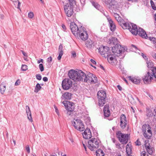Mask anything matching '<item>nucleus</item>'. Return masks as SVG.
I'll list each match as a JSON object with an SVG mask.
<instances>
[{
  "instance_id": "f257e3e1",
  "label": "nucleus",
  "mask_w": 156,
  "mask_h": 156,
  "mask_svg": "<svg viewBox=\"0 0 156 156\" xmlns=\"http://www.w3.org/2000/svg\"><path fill=\"white\" fill-rule=\"evenodd\" d=\"M147 63L148 68H151L145 75L142 78V80L145 83H149L154 79L156 82V67H153L154 66L152 62L147 61Z\"/></svg>"
},
{
  "instance_id": "f03ea898",
  "label": "nucleus",
  "mask_w": 156,
  "mask_h": 156,
  "mask_svg": "<svg viewBox=\"0 0 156 156\" xmlns=\"http://www.w3.org/2000/svg\"><path fill=\"white\" fill-rule=\"evenodd\" d=\"M85 73L82 70L76 69H71L68 73V76L70 79L74 81H83Z\"/></svg>"
},
{
  "instance_id": "7ed1b4c3",
  "label": "nucleus",
  "mask_w": 156,
  "mask_h": 156,
  "mask_svg": "<svg viewBox=\"0 0 156 156\" xmlns=\"http://www.w3.org/2000/svg\"><path fill=\"white\" fill-rule=\"evenodd\" d=\"M112 52L114 55L117 57H121L120 58L124 57V52L125 50V48L119 44H116L112 47Z\"/></svg>"
},
{
  "instance_id": "20e7f679",
  "label": "nucleus",
  "mask_w": 156,
  "mask_h": 156,
  "mask_svg": "<svg viewBox=\"0 0 156 156\" xmlns=\"http://www.w3.org/2000/svg\"><path fill=\"white\" fill-rule=\"evenodd\" d=\"M142 130L144 136L147 139H150L152 135L151 128L148 124H144L142 128Z\"/></svg>"
},
{
  "instance_id": "39448f33",
  "label": "nucleus",
  "mask_w": 156,
  "mask_h": 156,
  "mask_svg": "<svg viewBox=\"0 0 156 156\" xmlns=\"http://www.w3.org/2000/svg\"><path fill=\"white\" fill-rule=\"evenodd\" d=\"M105 3L107 5V6L110 10L113 12L114 11H116L118 10L119 5L117 2L112 0H105Z\"/></svg>"
},
{
  "instance_id": "423d86ee",
  "label": "nucleus",
  "mask_w": 156,
  "mask_h": 156,
  "mask_svg": "<svg viewBox=\"0 0 156 156\" xmlns=\"http://www.w3.org/2000/svg\"><path fill=\"white\" fill-rule=\"evenodd\" d=\"M116 136L119 141L122 144H126L128 141V134L122 133L120 131L116 133Z\"/></svg>"
},
{
  "instance_id": "0eeeda50",
  "label": "nucleus",
  "mask_w": 156,
  "mask_h": 156,
  "mask_svg": "<svg viewBox=\"0 0 156 156\" xmlns=\"http://www.w3.org/2000/svg\"><path fill=\"white\" fill-rule=\"evenodd\" d=\"M99 146V142L96 139L92 138L89 140L88 147L91 151L95 150Z\"/></svg>"
},
{
  "instance_id": "6e6552de",
  "label": "nucleus",
  "mask_w": 156,
  "mask_h": 156,
  "mask_svg": "<svg viewBox=\"0 0 156 156\" xmlns=\"http://www.w3.org/2000/svg\"><path fill=\"white\" fill-rule=\"evenodd\" d=\"M75 4L72 3L66 4L64 6V8L66 15L68 17H71L74 12L73 7Z\"/></svg>"
},
{
  "instance_id": "1a4fd4ad",
  "label": "nucleus",
  "mask_w": 156,
  "mask_h": 156,
  "mask_svg": "<svg viewBox=\"0 0 156 156\" xmlns=\"http://www.w3.org/2000/svg\"><path fill=\"white\" fill-rule=\"evenodd\" d=\"M85 77H84L83 82H88L91 83H95L98 82L97 78L93 74L90 73H89L87 75L85 74Z\"/></svg>"
},
{
  "instance_id": "9d476101",
  "label": "nucleus",
  "mask_w": 156,
  "mask_h": 156,
  "mask_svg": "<svg viewBox=\"0 0 156 156\" xmlns=\"http://www.w3.org/2000/svg\"><path fill=\"white\" fill-rule=\"evenodd\" d=\"M72 124L75 128L79 131H82L85 129L82 121L80 119H76L75 121L72 122Z\"/></svg>"
},
{
  "instance_id": "9b49d317",
  "label": "nucleus",
  "mask_w": 156,
  "mask_h": 156,
  "mask_svg": "<svg viewBox=\"0 0 156 156\" xmlns=\"http://www.w3.org/2000/svg\"><path fill=\"white\" fill-rule=\"evenodd\" d=\"M62 85L64 90H67L72 87V82L70 79L66 78L62 81Z\"/></svg>"
},
{
  "instance_id": "f8f14e48",
  "label": "nucleus",
  "mask_w": 156,
  "mask_h": 156,
  "mask_svg": "<svg viewBox=\"0 0 156 156\" xmlns=\"http://www.w3.org/2000/svg\"><path fill=\"white\" fill-rule=\"evenodd\" d=\"M84 28L82 27H80V31L78 34V37L79 36L80 39L83 41H85L88 38V35L86 31L85 30Z\"/></svg>"
},
{
  "instance_id": "ddd939ff",
  "label": "nucleus",
  "mask_w": 156,
  "mask_h": 156,
  "mask_svg": "<svg viewBox=\"0 0 156 156\" xmlns=\"http://www.w3.org/2000/svg\"><path fill=\"white\" fill-rule=\"evenodd\" d=\"M99 52L101 55H104L105 56L109 55L111 52L109 48L107 46H104L100 47L98 49Z\"/></svg>"
},
{
  "instance_id": "4468645a",
  "label": "nucleus",
  "mask_w": 156,
  "mask_h": 156,
  "mask_svg": "<svg viewBox=\"0 0 156 156\" xmlns=\"http://www.w3.org/2000/svg\"><path fill=\"white\" fill-rule=\"evenodd\" d=\"M70 28L73 34L75 36L78 37V34L80 31V27L79 28L77 25L74 23H71Z\"/></svg>"
},
{
  "instance_id": "2eb2a0df",
  "label": "nucleus",
  "mask_w": 156,
  "mask_h": 156,
  "mask_svg": "<svg viewBox=\"0 0 156 156\" xmlns=\"http://www.w3.org/2000/svg\"><path fill=\"white\" fill-rule=\"evenodd\" d=\"M62 103L65 105L66 109H69L71 111H74L75 107L73 103L70 101H64Z\"/></svg>"
},
{
  "instance_id": "dca6fc26",
  "label": "nucleus",
  "mask_w": 156,
  "mask_h": 156,
  "mask_svg": "<svg viewBox=\"0 0 156 156\" xmlns=\"http://www.w3.org/2000/svg\"><path fill=\"white\" fill-rule=\"evenodd\" d=\"M120 124L121 128L124 129L127 125V120L126 116L124 114H122L120 116Z\"/></svg>"
},
{
  "instance_id": "f3484780",
  "label": "nucleus",
  "mask_w": 156,
  "mask_h": 156,
  "mask_svg": "<svg viewBox=\"0 0 156 156\" xmlns=\"http://www.w3.org/2000/svg\"><path fill=\"white\" fill-rule=\"evenodd\" d=\"M107 20L108 22V25L110 30L112 31H114L116 29V26L110 17H108Z\"/></svg>"
},
{
  "instance_id": "a211bd4d",
  "label": "nucleus",
  "mask_w": 156,
  "mask_h": 156,
  "mask_svg": "<svg viewBox=\"0 0 156 156\" xmlns=\"http://www.w3.org/2000/svg\"><path fill=\"white\" fill-rule=\"evenodd\" d=\"M83 137L87 139H89L92 137L91 134L90 129L89 128H87L83 133Z\"/></svg>"
},
{
  "instance_id": "6ab92c4d",
  "label": "nucleus",
  "mask_w": 156,
  "mask_h": 156,
  "mask_svg": "<svg viewBox=\"0 0 156 156\" xmlns=\"http://www.w3.org/2000/svg\"><path fill=\"white\" fill-rule=\"evenodd\" d=\"M103 112L105 117H108L110 115L109 107L108 104H106L104 107Z\"/></svg>"
},
{
  "instance_id": "aec40b11",
  "label": "nucleus",
  "mask_w": 156,
  "mask_h": 156,
  "mask_svg": "<svg viewBox=\"0 0 156 156\" xmlns=\"http://www.w3.org/2000/svg\"><path fill=\"white\" fill-rule=\"evenodd\" d=\"M137 34L143 38L148 39V36H147L146 32L142 28H139L138 34Z\"/></svg>"
},
{
  "instance_id": "412c9836",
  "label": "nucleus",
  "mask_w": 156,
  "mask_h": 156,
  "mask_svg": "<svg viewBox=\"0 0 156 156\" xmlns=\"http://www.w3.org/2000/svg\"><path fill=\"white\" fill-rule=\"evenodd\" d=\"M26 108L27 118L30 122H32L33 121V119L31 116V112L30 108L28 106H26Z\"/></svg>"
},
{
  "instance_id": "4be33fe9",
  "label": "nucleus",
  "mask_w": 156,
  "mask_h": 156,
  "mask_svg": "<svg viewBox=\"0 0 156 156\" xmlns=\"http://www.w3.org/2000/svg\"><path fill=\"white\" fill-rule=\"evenodd\" d=\"M86 45L88 48H91L94 47V43L90 39L88 40L86 43Z\"/></svg>"
},
{
  "instance_id": "5701e85b",
  "label": "nucleus",
  "mask_w": 156,
  "mask_h": 156,
  "mask_svg": "<svg viewBox=\"0 0 156 156\" xmlns=\"http://www.w3.org/2000/svg\"><path fill=\"white\" fill-rule=\"evenodd\" d=\"M98 98H106V95L105 91L101 90L99 91L97 93Z\"/></svg>"
},
{
  "instance_id": "b1692460",
  "label": "nucleus",
  "mask_w": 156,
  "mask_h": 156,
  "mask_svg": "<svg viewBox=\"0 0 156 156\" xmlns=\"http://www.w3.org/2000/svg\"><path fill=\"white\" fill-rule=\"evenodd\" d=\"M120 25L124 29H128L129 30L131 29V26L128 23L121 22Z\"/></svg>"
},
{
  "instance_id": "393cba45",
  "label": "nucleus",
  "mask_w": 156,
  "mask_h": 156,
  "mask_svg": "<svg viewBox=\"0 0 156 156\" xmlns=\"http://www.w3.org/2000/svg\"><path fill=\"white\" fill-rule=\"evenodd\" d=\"M128 78L132 83L135 84H139L140 82V79H137L134 77H132L131 76H129Z\"/></svg>"
},
{
  "instance_id": "a878e982",
  "label": "nucleus",
  "mask_w": 156,
  "mask_h": 156,
  "mask_svg": "<svg viewBox=\"0 0 156 156\" xmlns=\"http://www.w3.org/2000/svg\"><path fill=\"white\" fill-rule=\"evenodd\" d=\"M72 95L71 93L66 92L63 94L62 97L65 100H69L71 99Z\"/></svg>"
},
{
  "instance_id": "bb28decb",
  "label": "nucleus",
  "mask_w": 156,
  "mask_h": 156,
  "mask_svg": "<svg viewBox=\"0 0 156 156\" xmlns=\"http://www.w3.org/2000/svg\"><path fill=\"white\" fill-rule=\"evenodd\" d=\"M111 44L115 45L118 44V40L117 38L112 37H111L108 41Z\"/></svg>"
},
{
  "instance_id": "cd10ccee",
  "label": "nucleus",
  "mask_w": 156,
  "mask_h": 156,
  "mask_svg": "<svg viewBox=\"0 0 156 156\" xmlns=\"http://www.w3.org/2000/svg\"><path fill=\"white\" fill-rule=\"evenodd\" d=\"M98 99L99 105L100 106H102L105 104L107 100L106 98H98Z\"/></svg>"
},
{
  "instance_id": "c85d7f7f",
  "label": "nucleus",
  "mask_w": 156,
  "mask_h": 156,
  "mask_svg": "<svg viewBox=\"0 0 156 156\" xmlns=\"http://www.w3.org/2000/svg\"><path fill=\"white\" fill-rule=\"evenodd\" d=\"M97 156H104L105 154L101 149H98L97 150L96 152Z\"/></svg>"
},
{
  "instance_id": "c756f323",
  "label": "nucleus",
  "mask_w": 156,
  "mask_h": 156,
  "mask_svg": "<svg viewBox=\"0 0 156 156\" xmlns=\"http://www.w3.org/2000/svg\"><path fill=\"white\" fill-rule=\"evenodd\" d=\"M145 146L148 153L150 154H151L153 153V151L152 148L150 147L149 144L148 145H147V144H145Z\"/></svg>"
},
{
  "instance_id": "7c9ffc66",
  "label": "nucleus",
  "mask_w": 156,
  "mask_h": 156,
  "mask_svg": "<svg viewBox=\"0 0 156 156\" xmlns=\"http://www.w3.org/2000/svg\"><path fill=\"white\" fill-rule=\"evenodd\" d=\"M132 150V148L129 147L128 144H127L126 148V152L127 154V155H130L131 154Z\"/></svg>"
},
{
  "instance_id": "2f4dec72",
  "label": "nucleus",
  "mask_w": 156,
  "mask_h": 156,
  "mask_svg": "<svg viewBox=\"0 0 156 156\" xmlns=\"http://www.w3.org/2000/svg\"><path fill=\"white\" fill-rule=\"evenodd\" d=\"M41 87L39 83H37L35 87L34 91L35 93H37L41 89Z\"/></svg>"
},
{
  "instance_id": "473e14b6",
  "label": "nucleus",
  "mask_w": 156,
  "mask_h": 156,
  "mask_svg": "<svg viewBox=\"0 0 156 156\" xmlns=\"http://www.w3.org/2000/svg\"><path fill=\"white\" fill-rule=\"evenodd\" d=\"M146 115L148 117H152L153 115L152 111L149 109H147L146 112Z\"/></svg>"
},
{
  "instance_id": "72a5a7b5",
  "label": "nucleus",
  "mask_w": 156,
  "mask_h": 156,
  "mask_svg": "<svg viewBox=\"0 0 156 156\" xmlns=\"http://www.w3.org/2000/svg\"><path fill=\"white\" fill-rule=\"evenodd\" d=\"M93 5L98 10L101 11V7L99 5L98 3L94 2L92 3Z\"/></svg>"
},
{
  "instance_id": "f704fd0d",
  "label": "nucleus",
  "mask_w": 156,
  "mask_h": 156,
  "mask_svg": "<svg viewBox=\"0 0 156 156\" xmlns=\"http://www.w3.org/2000/svg\"><path fill=\"white\" fill-rule=\"evenodd\" d=\"M147 39L150 40L153 44H154L155 47L156 48V38L154 37H148Z\"/></svg>"
},
{
  "instance_id": "c9c22d12",
  "label": "nucleus",
  "mask_w": 156,
  "mask_h": 156,
  "mask_svg": "<svg viewBox=\"0 0 156 156\" xmlns=\"http://www.w3.org/2000/svg\"><path fill=\"white\" fill-rule=\"evenodd\" d=\"M130 32L133 34L136 35L138 34V31L139 29L137 28V29H131L129 30Z\"/></svg>"
},
{
  "instance_id": "e433bc0d",
  "label": "nucleus",
  "mask_w": 156,
  "mask_h": 156,
  "mask_svg": "<svg viewBox=\"0 0 156 156\" xmlns=\"http://www.w3.org/2000/svg\"><path fill=\"white\" fill-rule=\"evenodd\" d=\"M113 55H112V54L110 53L109 55L106 56L108 58V60H109H109L111 61L113 60L114 59V57H115V56H114Z\"/></svg>"
},
{
  "instance_id": "4c0bfd02",
  "label": "nucleus",
  "mask_w": 156,
  "mask_h": 156,
  "mask_svg": "<svg viewBox=\"0 0 156 156\" xmlns=\"http://www.w3.org/2000/svg\"><path fill=\"white\" fill-rule=\"evenodd\" d=\"M6 89V87L5 86H2V85L0 86V92L1 94H3Z\"/></svg>"
},
{
  "instance_id": "58836bf2",
  "label": "nucleus",
  "mask_w": 156,
  "mask_h": 156,
  "mask_svg": "<svg viewBox=\"0 0 156 156\" xmlns=\"http://www.w3.org/2000/svg\"><path fill=\"white\" fill-rule=\"evenodd\" d=\"M150 3L152 9L154 10H156V6H155L154 2L152 0H151Z\"/></svg>"
},
{
  "instance_id": "ea45409f",
  "label": "nucleus",
  "mask_w": 156,
  "mask_h": 156,
  "mask_svg": "<svg viewBox=\"0 0 156 156\" xmlns=\"http://www.w3.org/2000/svg\"><path fill=\"white\" fill-rule=\"evenodd\" d=\"M21 69L22 71H25L27 69V66L25 65H22Z\"/></svg>"
},
{
  "instance_id": "a19ab883",
  "label": "nucleus",
  "mask_w": 156,
  "mask_h": 156,
  "mask_svg": "<svg viewBox=\"0 0 156 156\" xmlns=\"http://www.w3.org/2000/svg\"><path fill=\"white\" fill-rule=\"evenodd\" d=\"M39 68L41 72H42L44 70V67L42 64L41 63L39 65Z\"/></svg>"
},
{
  "instance_id": "79ce46f5",
  "label": "nucleus",
  "mask_w": 156,
  "mask_h": 156,
  "mask_svg": "<svg viewBox=\"0 0 156 156\" xmlns=\"http://www.w3.org/2000/svg\"><path fill=\"white\" fill-rule=\"evenodd\" d=\"M131 29H130V30L131 29H137V26L136 25V24H131Z\"/></svg>"
},
{
  "instance_id": "37998d69",
  "label": "nucleus",
  "mask_w": 156,
  "mask_h": 156,
  "mask_svg": "<svg viewBox=\"0 0 156 156\" xmlns=\"http://www.w3.org/2000/svg\"><path fill=\"white\" fill-rule=\"evenodd\" d=\"M34 15L33 12H30L28 13V16L30 18H32L34 17Z\"/></svg>"
},
{
  "instance_id": "c03bdc74",
  "label": "nucleus",
  "mask_w": 156,
  "mask_h": 156,
  "mask_svg": "<svg viewBox=\"0 0 156 156\" xmlns=\"http://www.w3.org/2000/svg\"><path fill=\"white\" fill-rule=\"evenodd\" d=\"M58 51L59 53L62 52L63 53V51H62V44H60L59 47Z\"/></svg>"
},
{
  "instance_id": "a18cd8bd",
  "label": "nucleus",
  "mask_w": 156,
  "mask_h": 156,
  "mask_svg": "<svg viewBox=\"0 0 156 156\" xmlns=\"http://www.w3.org/2000/svg\"><path fill=\"white\" fill-rule=\"evenodd\" d=\"M141 156H149V155L145 151H143L141 153Z\"/></svg>"
},
{
  "instance_id": "49530a36",
  "label": "nucleus",
  "mask_w": 156,
  "mask_h": 156,
  "mask_svg": "<svg viewBox=\"0 0 156 156\" xmlns=\"http://www.w3.org/2000/svg\"><path fill=\"white\" fill-rule=\"evenodd\" d=\"M36 79L38 80H41V76L40 74H37L36 75Z\"/></svg>"
},
{
  "instance_id": "de8ad7c7",
  "label": "nucleus",
  "mask_w": 156,
  "mask_h": 156,
  "mask_svg": "<svg viewBox=\"0 0 156 156\" xmlns=\"http://www.w3.org/2000/svg\"><path fill=\"white\" fill-rule=\"evenodd\" d=\"M17 3H18L17 8L18 9H20V5L21 3H20V2H19V1L18 0H17V1H16L14 2V4L15 5V3L16 4H17Z\"/></svg>"
},
{
  "instance_id": "09e8293b",
  "label": "nucleus",
  "mask_w": 156,
  "mask_h": 156,
  "mask_svg": "<svg viewBox=\"0 0 156 156\" xmlns=\"http://www.w3.org/2000/svg\"><path fill=\"white\" fill-rule=\"evenodd\" d=\"M67 111V114L69 115H73V111H71L70 110L66 109Z\"/></svg>"
},
{
  "instance_id": "8fccbe9b",
  "label": "nucleus",
  "mask_w": 156,
  "mask_h": 156,
  "mask_svg": "<svg viewBox=\"0 0 156 156\" xmlns=\"http://www.w3.org/2000/svg\"><path fill=\"white\" fill-rule=\"evenodd\" d=\"M135 144L137 146H140L141 145V143L139 141V139H138L135 142Z\"/></svg>"
},
{
  "instance_id": "3c124183",
  "label": "nucleus",
  "mask_w": 156,
  "mask_h": 156,
  "mask_svg": "<svg viewBox=\"0 0 156 156\" xmlns=\"http://www.w3.org/2000/svg\"><path fill=\"white\" fill-rule=\"evenodd\" d=\"M63 55V53H62V52H60L59 53V55L57 58L58 59V60H59L61 59L62 56Z\"/></svg>"
},
{
  "instance_id": "603ef678",
  "label": "nucleus",
  "mask_w": 156,
  "mask_h": 156,
  "mask_svg": "<svg viewBox=\"0 0 156 156\" xmlns=\"http://www.w3.org/2000/svg\"><path fill=\"white\" fill-rule=\"evenodd\" d=\"M20 80H17L15 83V86H18L20 84Z\"/></svg>"
},
{
  "instance_id": "864d4df0",
  "label": "nucleus",
  "mask_w": 156,
  "mask_h": 156,
  "mask_svg": "<svg viewBox=\"0 0 156 156\" xmlns=\"http://www.w3.org/2000/svg\"><path fill=\"white\" fill-rule=\"evenodd\" d=\"M26 149L28 153H30V148L29 146L28 145L26 146Z\"/></svg>"
},
{
  "instance_id": "5fc2aeb1",
  "label": "nucleus",
  "mask_w": 156,
  "mask_h": 156,
  "mask_svg": "<svg viewBox=\"0 0 156 156\" xmlns=\"http://www.w3.org/2000/svg\"><path fill=\"white\" fill-rule=\"evenodd\" d=\"M151 55L155 59L156 61V53L155 52H152L151 53Z\"/></svg>"
},
{
  "instance_id": "6e6d98bb",
  "label": "nucleus",
  "mask_w": 156,
  "mask_h": 156,
  "mask_svg": "<svg viewBox=\"0 0 156 156\" xmlns=\"http://www.w3.org/2000/svg\"><path fill=\"white\" fill-rule=\"evenodd\" d=\"M146 95H147V96H148L152 100L153 99V98L152 96L150 94L149 92H146Z\"/></svg>"
},
{
  "instance_id": "4d7b16f0",
  "label": "nucleus",
  "mask_w": 156,
  "mask_h": 156,
  "mask_svg": "<svg viewBox=\"0 0 156 156\" xmlns=\"http://www.w3.org/2000/svg\"><path fill=\"white\" fill-rule=\"evenodd\" d=\"M72 56L73 57H75L76 56V54L75 51H72Z\"/></svg>"
},
{
  "instance_id": "13d9d810",
  "label": "nucleus",
  "mask_w": 156,
  "mask_h": 156,
  "mask_svg": "<svg viewBox=\"0 0 156 156\" xmlns=\"http://www.w3.org/2000/svg\"><path fill=\"white\" fill-rule=\"evenodd\" d=\"M47 62H51L52 61V58L51 56L47 58Z\"/></svg>"
},
{
  "instance_id": "bf43d9fd",
  "label": "nucleus",
  "mask_w": 156,
  "mask_h": 156,
  "mask_svg": "<svg viewBox=\"0 0 156 156\" xmlns=\"http://www.w3.org/2000/svg\"><path fill=\"white\" fill-rule=\"evenodd\" d=\"M54 108L55 109V112H56V113L58 114V108H57V107L56 106H55V105H54Z\"/></svg>"
},
{
  "instance_id": "052dcab7",
  "label": "nucleus",
  "mask_w": 156,
  "mask_h": 156,
  "mask_svg": "<svg viewBox=\"0 0 156 156\" xmlns=\"http://www.w3.org/2000/svg\"><path fill=\"white\" fill-rule=\"evenodd\" d=\"M43 80L44 82H47L48 80V78L46 77H44L43 78Z\"/></svg>"
},
{
  "instance_id": "680f3d73",
  "label": "nucleus",
  "mask_w": 156,
  "mask_h": 156,
  "mask_svg": "<svg viewBox=\"0 0 156 156\" xmlns=\"http://www.w3.org/2000/svg\"><path fill=\"white\" fill-rule=\"evenodd\" d=\"M141 55L143 57V58H144L145 59H147L146 56L143 53H141Z\"/></svg>"
},
{
  "instance_id": "e2e57ef3",
  "label": "nucleus",
  "mask_w": 156,
  "mask_h": 156,
  "mask_svg": "<svg viewBox=\"0 0 156 156\" xmlns=\"http://www.w3.org/2000/svg\"><path fill=\"white\" fill-rule=\"evenodd\" d=\"M91 62L94 64H96V62L93 59H91L90 60Z\"/></svg>"
},
{
  "instance_id": "0e129e2a",
  "label": "nucleus",
  "mask_w": 156,
  "mask_h": 156,
  "mask_svg": "<svg viewBox=\"0 0 156 156\" xmlns=\"http://www.w3.org/2000/svg\"><path fill=\"white\" fill-rule=\"evenodd\" d=\"M62 26L63 30L64 31H65L66 30V27L63 24H62Z\"/></svg>"
},
{
  "instance_id": "69168bd1",
  "label": "nucleus",
  "mask_w": 156,
  "mask_h": 156,
  "mask_svg": "<svg viewBox=\"0 0 156 156\" xmlns=\"http://www.w3.org/2000/svg\"><path fill=\"white\" fill-rule=\"evenodd\" d=\"M41 62L42 63L43 62V60L42 59H40V60H38L37 62V63L38 64L40 63Z\"/></svg>"
},
{
  "instance_id": "338daca9",
  "label": "nucleus",
  "mask_w": 156,
  "mask_h": 156,
  "mask_svg": "<svg viewBox=\"0 0 156 156\" xmlns=\"http://www.w3.org/2000/svg\"><path fill=\"white\" fill-rule=\"evenodd\" d=\"M117 87L118 89L120 90H122V88L121 87L120 85H118L117 86Z\"/></svg>"
},
{
  "instance_id": "774afa93",
  "label": "nucleus",
  "mask_w": 156,
  "mask_h": 156,
  "mask_svg": "<svg viewBox=\"0 0 156 156\" xmlns=\"http://www.w3.org/2000/svg\"><path fill=\"white\" fill-rule=\"evenodd\" d=\"M21 52H22V54H23V55L24 56H27V54L25 52L21 50Z\"/></svg>"
}]
</instances>
